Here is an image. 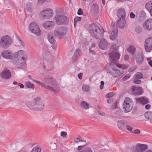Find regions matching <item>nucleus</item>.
Listing matches in <instances>:
<instances>
[{
    "label": "nucleus",
    "mask_w": 152,
    "mask_h": 152,
    "mask_svg": "<svg viewBox=\"0 0 152 152\" xmlns=\"http://www.w3.org/2000/svg\"><path fill=\"white\" fill-rule=\"evenodd\" d=\"M33 81L41 86L53 92L58 90L60 89L56 79L51 75H46L44 76V83L35 80H33Z\"/></svg>",
    "instance_id": "nucleus-1"
},
{
    "label": "nucleus",
    "mask_w": 152,
    "mask_h": 152,
    "mask_svg": "<svg viewBox=\"0 0 152 152\" xmlns=\"http://www.w3.org/2000/svg\"><path fill=\"white\" fill-rule=\"evenodd\" d=\"M28 58L27 53L23 50H19L16 52L13 60V63L18 68H22Z\"/></svg>",
    "instance_id": "nucleus-2"
},
{
    "label": "nucleus",
    "mask_w": 152,
    "mask_h": 152,
    "mask_svg": "<svg viewBox=\"0 0 152 152\" xmlns=\"http://www.w3.org/2000/svg\"><path fill=\"white\" fill-rule=\"evenodd\" d=\"M89 30L90 33L96 39H100L103 36L104 30L100 28L94 24L90 25Z\"/></svg>",
    "instance_id": "nucleus-3"
},
{
    "label": "nucleus",
    "mask_w": 152,
    "mask_h": 152,
    "mask_svg": "<svg viewBox=\"0 0 152 152\" xmlns=\"http://www.w3.org/2000/svg\"><path fill=\"white\" fill-rule=\"evenodd\" d=\"M12 42V40L9 36L5 35L0 39V46L3 48L7 49L11 45Z\"/></svg>",
    "instance_id": "nucleus-4"
},
{
    "label": "nucleus",
    "mask_w": 152,
    "mask_h": 152,
    "mask_svg": "<svg viewBox=\"0 0 152 152\" xmlns=\"http://www.w3.org/2000/svg\"><path fill=\"white\" fill-rule=\"evenodd\" d=\"M133 106V103L132 99L128 97L124 99L123 104V108L125 110V113H128L130 111Z\"/></svg>",
    "instance_id": "nucleus-5"
},
{
    "label": "nucleus",
    "mask_w": 152,
    "mask_h": 152,
    "mask_svg": "<svg viewBox=\"0 0 152 152\" xmlns=\"http://www.w3.org/2000/svg\"><path fill=\"white\" fill-rule=\"evenodd\" d=\"M29 30L31 32L37 36L41 35V31L39 26L35 22L31 23L29 25Z\"/></svg>",
    "instance_id": "nucleus-6"
},
{
    "label": "nucleus",
    "mask_w": 152,
    "mask_h": 152,
    "mask_svg": "<svg viewBox=\"0 0 152 152\" xmlns=\"http://www.w3.org/2000/svg\"><path fill=\"white\" fill-rule=\"evenodd\" d=\"M110 68L108 70L110 73H111L115 77H118L121 76L124 73L123 70H119L115 68L114 64H110Z\"/></svg>",
    "instance_id": "nucleus-7"
},
{
    "label": "nucleus",
    "mask_w": 152,
    "mask_h": 152,
    "mask_svg": "<svg viewBox=\"0 0 152 152\" xmlns=\"http://www.w3.org/2000/svg\"><path fill=\"white\" fill-rule=\"evenodd\" d=\"M109 55L111 62L110 64H115L119 59L120 56V54L119 53L115 51L110 52Z\"/></svg>",
    "instance_id": "nucleus-8"
},
{
    "label": "nucleus",
    "mask_w": 152,
    "mask_h": 152,
    "mask_svg": "<svg viewBox=\"0 0 152 152\" xmlns=\"http://www.w3.org/2000/svg\"><path fill=\"white\" fill-rule=\"evenodd\" d=\"M53 11L50 9H47L42 10L41 12V15L44 19L51 18L53 16Z\"/></svg>",
    "instance_id": "nucleus-9"
},
{
    "label": "nucleus",
    "mask_w": 152,
    "mask_h": 152,
    "mask_svg": "<svg viewBox=\"0 0 152 152\" xmlns=\"http://www.w3.org/2000/svg\"><path fill=\"white\" fill-rule=\"evenodd\" d=\"M67 31V28L66 27H61L56 30L54 31V34L56 36L61 38L66 34Z\"/></svg>",
    "instance_id": "nucleus-10"
},
{
    "label": "nucleus",
    "mask_w": 152,
    "mask_h": 152,
    "mask_svg": "<svg viewBox=\"0 0 152 152\" xmlns=\"http://www.w3.org/2000/svg\"><path fill=\"white\" fill-rule=\"evenodd\" d=\"M111 33L110 35V38L112 40H115L116 38L118 33V30L116 27L115 24L113 23L111 25Z\"/></svg>",
    "instance_id": "nucleus-11"
},
{
    "label": "nucleus",
    "mask_w": 152,
    "mask_h": 152,
    "mask_svg": "<svg viewBox=\"0 0 152 152\" xmlns=\"http://www.w3.org/2000/svg\"><path fill=\"white\" fill-rule=\"evenodd\" d=\"M56 23L58 24H64L68 21V18L63 15H57L55 16Z\"/></svg>",
    "instance_id": "nucleus-12"
},
{
    "label": "nucleus",
    "mask_w": 152,
    "mask_h": 152,
    "mask_svg": "<svg viewBox=\"0 0 152 152\" xmlns=\"http://www.w3.org/2000/svg\"><path fill=\"white\" fill-rule=\"evenodd\" d=\"M147 148V145L138 144L136 146L132 148L131 150L132 152H142Z\"/></svg>",
    "instance_id": "nucleus-13"
},
{
    "label": "nucleus",
    "mask_w": 152,
    "mask_h": 152,
    "mask_svg": "<svg viewBox=\"0 0 152 152\" xmlns=\"http://www.w3.org/2000/svg\"><path fill=\"white\" fill-rule=\"evenodd\" d=\"M144 46L145 51L147 52H150L152 49V37H150L146 39Z\"/></svg>",
    "instance_id": "nucleus-14"
},
{
    "label": "nucleus",
    "mask_w": 152,
    "mask_h": 152,
    "mask_svg": "<svg viewBox=\"0 0 152 152\" xmlns=\"http://www.w3.org/2000/svg\"><path fill=\"white\" fill-rule=\"evenodd\" d=\"M2 57L7 59H11L13 57L12 52L10 50H5L1 53Z\"/></svg>",
    "instance_id": "nucleus-15"
},
{
    "label": "nucleus",
    "mask_w": 152,
    "mask_h": 152,
    "mask_svg": "<svg viewBox=\"0 0 152 152\" xmlns=\"http://www.w3.org/2000/svg\"><path fill=\"white\" fill-rule=\"evenodd\" d=\"M11 73L10 71L7 69H4L2 72L1 76L2 78L5 80H8L11 77Z\"/></svg>",
    "instance_id": "nucleus-16"
},
{
    "label": "nucleus",
    "mask_w": 152,
    "mask_h": 152,
    "mask_svg": "<svg viewBox=\"0 0 152 152\" xmlns=\"http://www.w3.org/2000/svg\"><path fill=\"white\" fill-rule=\"evenodd\" d=\"M136 62L139 64H141L144 60V55L141 52H139L135 56Z\"/></svg>",
    "instance_id": "nucleus-17"
},
{
    "label": "nucleus",
    "mask_w": 152,
    "mask_h": 152,
    "mask_svg": "<svg viewBox=\"0 0 152 152\" xmlns=\"http://www.w3.org/2000/svg\"><path fill=\"white\" fill-rule=\"evenodd\" d=\"M117 15L119 18L125 19L126 13L125 9L122 7L119 8L117 11Z\"/></svg>",
    "instance_id": "nucleus-18"
},
{
    "label": "nucleus",
    "mask_w": 152,
    "mask_h": 152,
    "mask_svg": "<svg viewBox=\"0 0 152 152\" xmlns=\"http://www.w3.org/2000/svg\"><path fill=\"white\" fill-rule=\"evenodd\" d=\"M37 99V98H35L31 101L28 102L26 104V106L32 110H35Z\"/></svg>",
    "instance_id": "nucleus-19"
},
{
    "label": "nucleus",
    "mask_w": 152,
    "mask_h": 152,
    "mask_svg": "<svg viewBox=\"0 0 152 152\" xmlns=\"http://www.w3.org/2000/svg\"><path fill=\"white\" fill-rule=\"evenodd\" d=\"M131 89L135 95H141L143 92V90L141 88L137 87L134 86H132Z\"/></svg>",
    "instance_id": "nucleus-20"
},
{
    "label": "nucleus",
    "mask_w": 152,
    "mask_h": 152,
    "mask_svg": "<svg viewBox=\"0 0 152 152\" xmlns=\"http://www.w3.org/2000/svg\"><path fill=\"white\" fill-rule=\"evenodd\" d=\"M45 107L43 103L42 102L39 98H37V103L35 110H43Z\"/></svg>",
    "instance_id": "nucleus-21"
},
{
    "label": "nucleus",
    "mask_w": 152,
    "mask_h": 152,
    "mask_svg": "<svg viewBox=\"0 0 152 152\" xmlns=\"http://www.w3.org/2000/svg\"><path fill=\"white\" fill-rule=\"evenodd\" d=\"M108 43L105 39H101L99 42V48L103 50L107 49Z\"/></svg>",
    "instance_id": "nucleus-22"
},
{
    "label": "nucleus",
    "mask_w": 152,
    "mask_h": 152,
    "mask_svg": "<svg viewBox=\"0 0 152 152\" xmlns=\"http://www.w3.org/2000/svg\"><path fill=\"white\" fill-rule=\"evenodd\" d=\"M143 26L145 27L146 29L148 31L152 30V19H149L147 20Z\"/></svg>",
    "instance_id": "nucleus-23"
},
{
    "label": "nucleus",
    "mask_w": 152,
    "mask_h": 152,
    "mask_svg": "<svg viewBox=\"0 0 152 152\" xmlns=\"http://www.w3.org/2000/svg\"><path fill=\"white\" fill-rule=\"evenodd\" d=\"M125 19L119 18L117 20L118 26L121 28H124L125 26Z\"/></svg>",
    "instance_id": "nucleus-24"
},
{
    "label": "nucleus",
    "mask_w": 152,
    "mask_h": 152,
    "mask_svg": "<svg viewBox=\"0 0 152 152\" xmlns=\"http://www.w3.org/2000/svg\"><path fill=\"white\" fill-rule=\"evenodd\" d=\"M55 23L53 21H48L43 24V26L45 29H49L54 25Z\"/></svg>",
    "instance_id": "nucleus-25"
},
{
    "label": "nucleus",
    "mask_w": 152,
    "mask_h": 152,
    "mask_svg": "<svg viewBox=\"0 0 152 152\" xmlns=\"http://www.w3.org/2000/svg\"><path fill=\"white\" fill-rule=\"evenodd\" d=\"M136 100L137 103L143 104H145L148 102V99L143 98H137L136 99Z\"/></svg>",
    "instance_id": "nucleus-26"
},
{
    "label": "nucleus",
    "mask_w": 152,
    "mask_h": 152,
    "mask_svg": "<svg viewBox=\"0 0 152 152\" xmlns=\"http://www.w3.org/2000/svg\"><path fill=\"white\" fill-rule=\"evenodd\" d=\"M17 42L16 45L19 47H24L25 46V43L18 36H17Z\"/></svg>",
    "instance_id": "nucleus-27"
},
{
    "label": "nucleus",
    "mask_w": 152,
    "mask_h": 152,
    "mask_svg": "<svg viewBox=\"0 0 152 152\" xmlns=\"http://www.w3.org/2000/svg\"><path fill=\"white\" fill-rule=\"evenodd\" d=\"M145 7L152 16V2L149 1L145 4Z\"/></svg>",
    "instance_id": "nucleus-28"
},
{
    "label": "nucleus",
    "mask_w": 152,
    "mask_h": 152,
    "mask_svg": "<svg viewBox=\"0 0 152 152\" xmlns=\"http://www.w3.org/2000/svg\"><path fill=\"white\" fill-rule=\"evenodd\" d=\"M48 39L50 43H55L56 42V41L54 38L53 34L51 33H49L48 34Z\"/></svg>",
    "instance_id": "nucleus-29"
},
{
    "label": "nucleus",
    "mask_w": 152,
    "mask_h": 152,
    "mask_svg": "<svg viewBox=\"0 0 152 152\" xmlns=\"http://www.w3.org/2000/svg\"><path fill=\"white\" fill-rule=\"evenodd\" d=\"M127 50L129 53L132 55H133L135 52L136 48L134 46L131 45L128 48Z\"/></svg>",
    "instance_id": "nucleus-30"
},
{
    "label": "nucleus",
    "mask_w": 152,
    "mask_h": 152,
    "mask_svg": "<svg viewBox=\"0 0 152 152\" xmlns=\"http://www.w3.org/2000/svg\"><path fill=\"white\" fill-rule=\"evenodd\" d=\"M80 106L82 109H87L89 108V105L84 101H82L80 103Z\"/></svg>",
    "instance_id": "nucleus-31"
},
{
    "label": "nucleus",
    "mask_w": 152,
    "mask_h": 152,
    "mask_svg": "<svg viewBox=\"0 0 152 152\" xmlns=\"http://www.w3.org/2000/svg\"><path fill=\"white\" fill-rule=\"evenodd\" d=\"M92 10L94 13H97L98 12L99 9V6L96 3L93 4L92 7Z\"/></svg>",
    "instance_id": "nucleus-32"
},
{
    "label": "nucleus",
    "mask_w": 152,
    "mask_h": 152,
    "mask_svg": "<svg viewBox=\"0 0 152 152\" xmlns=\"http://www.w3.org/2000/svg\"><path fill=\"white\" fill-rule=\"evenodd\" d=\"M145 117L147 119H151L152 118V112L148 111L146 112L145 114Z\"/></svg>",
    "instance_id": "nucleus-33"
},
{
    "label": "nucleus",
    "mask_w": 152,
    "mask_h": 152,
    "mask_svg": "<svg viewBox=\"0 0 152 152\" xmlns=\"http://www.w3.org/2000/svg\"><path fill=\"white\" fill-rule=\"evenodd\" d=\"M143 75L140 72H137L135 75L134 77V79H140L142 78Z\"/></svg>",
    "instance_id": "nucleus-34"
},
{
    "label": "nucleus",
    "mask_w": 152,
    "mask_h": 152,
    "mask_svg": "<svg viewBox=\"0 0 152 152\" xmlns=\"http://www.w3.org/2000/svg\"><path fill=\"white\" fill-rule=\"evenodd\" d=\"M118 126L120 129H122L124 127V123L122 120L118 121L117 122Z\"/></svg>",
    "instance_id": "nucleus-35"
},
{
    "label": "nucleus",
    "mask_w": 152,
    "mask_h": 152,
    "mask_svg": "<svg viewBox=\"0 0 152 152\" xmlns=\"http://www.w3.org/2000/svg\"><path fill=\"white\" fill-rule=\"evenodd\" d=\"M115 65L118 67L121 68V70H123L122 69H126L128 68V66L125 65L117 63H116Z\"/></svg>",
    "instance_id": "nucleus-36"
},
{
    "label": "nucleus",
    "mask_w": 152,
    "mask_h": 152,
    "mask_svg": "<svg viewBox=\"0 0 152 152\" xmlns=\"http://www.w3.org/2000/svg\"><path fill=\"white\" fill-rule=\"evenodd\" d=\"M41 149L40 147L35 146L34 147L31 151V152H41Z\"/></svg>",
    "instance_id": "nucleus-37"
},
{
    "label": "nucleus",
    "mask_w": 152,
    "mask_h": 152,
    "mask_svg": "<svg viewBox=\"0 0 152 152\" xmlns=\"http://www.w3.org/2000/svg\"><path fill=\"white\" fill-rule=\"evenodd\" d=\"M26 86L28 88L34 89V85L29 82H27L25 83Z\"/></svg>",
    "instance_id": "nucleus-38"
},
{
    "label": "nucleus",
    "mask_w": 152,
    "mask_h": 152,
    "mask_svg": "<svg viewBox=\"0 0 152 152\" xmlns=\"http://www.w3.org/2000/svg\"><path fill=\"white\" fill-rule=\"evenodd\" d=\"M118 49V47L115 45H113L111 47L110 52H113L117 51Z\"/></svg>",
    "instance_id": "nucleus-39"
},
{
    "label": "nucleus",
    "mask_w": 152,
    "mask_h": 152,
    "mask_svg": "<svg viewBox=\"0 0 152 152\" xmlns=\"http://www.w3.org/2000/svg\"><path fill=\"white\" fill-rule=\"evenodd\" d=\"M140 18H144L146 16V13L143 10L140 11L138 14Z\"/></svg>",
    "instance_id": "nucleus-40"
},
{
    "label": "nucleus",
    "mask_w": 152,
    "mask_h": 152,
    "mask_svg": "<svg viewBox=\"0 0 152 152\" xmlns=\"http://www.w3.org/2000/svg\"><path fill=\"white\" fill-rule=\"evenodd\" d=\"M80 50L79 49H77L75 52L74 54V56L75 57H77L78 56H80Z\"/></svg>",
    "instance_id": "nucleus-41"
},
{
    "label": "nucleus",
    "mask_w": 152,
    "mask_h": 152,
    "mask_svg": "<svg viewBox=\"0 0 152 152\" xmlns=\"http://www.w3.org/2000/svg\"><path fill=\"white\" fill-rule=\"evenodd\" d=\"M135 30L136 32L138 34H140L142 31V28L139 26H137L136 27Z\"/></svg>",
    "instance_id": "nucleus-42"
},
{
    "label": "nucleus",
    "mask_w": 152,
    "mask_h": 152,
    "mask_svg": "<svg viewBox=\"0 0 152 152\" xmlns=\"http://www.w3.org/2000/svg\"><path fill=\"white\" fill-rule=\"evenodd\" d=\"M82 89L85 92H88L90 89V87L89 86L87 85H83L82 87Z\"/></svg>",
    "instance_id": "nucleus-43"
},
{
    "label": "nucleus",
    "mask_w": 152,
    "mask_h": 152,
    "mask_svg": "<svg viewBox=\"0 0 152 152\" xmlns=\"http://www.w3.org/2000/svg\"><path fill=\"white\" fill-rule=\"evenodd\" d=\"M81 152H93V151L90 148L86 147L81 151Z\"/></svg>",
    "instance_id": "nucleus-44"
},
{
    "label": "nucleus",
    "mask_w": 152,
    "mask_h": 152,
    "mask_svg": "<svg viewBox=\"0 0 152 152\" xmlns=\"http://www.w3.org/2000/svg\"><path fill=\"white\" fill-rule=\"evenodd\" d=\"M95 46V44L94 43H93L92 44V45L91 48H89V51L90 53H95L94 51L92 49L93 48H94Z\"/></svg>",
    "instance_id": "nucleus-45"
},
{
    "label": "nucleus",
    "mask_w": 152,
    "mask_h": 152,
    "mask_svg": "<svg viewBox=\"0 0 152 152\" xmlns=\"http://www.w3.org/2000/svg\"><path fill=\"white\" fill-rule=\"evenodd\" d=\"M74 141L76 143H78L79 142H86V141L85 140H80L79 138L76 137L74 139Z\"/></svg>",
    "instance_id": "nucleus-46"
},
{
    "label": "nucleus",
    "mask_w": 152,
    "mask_h": 152,
    "mask_svg": "<svg viewBox=\"0 0 152 152\" xmlns=\"http://www.w3.org/2000/svg\"><path fill=\"white\" fill-rule=\"evenodd\" d=\"M26 9L28 11L31 12L32 10L31 5L30 4H27Z\"/></svg>",
    "instance_id": "nucleus-47"
},
{
    "label": "nucleus",
    "mask_w": 152,
    "mask_h": 152,
    "mask_svg": "<svg viewBox=\"0 0 152 152\" xmlns=\"http://www.w3.org/2000/svg\"><path fill=\"white\" fill-rule=\"evenodd\" d=\"M81 18L80 17H76L74 18V26H75V23L76 22L79 21L81 20Z\"/></svg>",
    "instance_id": "nucleus-48"
},
{
    "label": "nucleus",
    "mask_w": 152,
    "mask_h": 152,
    "mask_svg": "<svg viewBox=\"0 0 152 152\" xmlns=\"http://www.w3.org/2000/svg\"><path fill=\"white\" fill-rule=\"evenodd\" d=\"M134 83L135 84H139L141 83V81L140 80H138V79H134L133 80Z\"/></svg>",
    "instance_id": "nucleus-49"
},
{
    "label": "nucleus",
    "mask_w": 152,
    "mask_h": 152,
    "mask_svg": "<svg viewBox=\"0 0 152 152\" xmlns=\"http://www.w3.org/2000/svg\"><path fill=\"white\" fill-rule=\"evenodd\" d=\"M113 92H110L107 94L106 95V97L107 98H109L110 97H112L113 96Z\"/></svg>",
    "instance_id": "nucleus-50"
},
{
    "label": "nucleus",
    "mask_w": 152,
    "mask_h": 152,
    "mask_svg": "<svg viewBox=\"0 0 152 152\" xmlns=\"http://www.w3.org/2000/svg\"><path fill=\"white\" fill-rule=\"evenodd\" d=\"M126 129L128 131H129L132 132V129L133 128L132 127L129 125H126Z\"/></svg>",
    "instance_id": "nucleus-51"
},
{
    "label": "nucleus",
    "mask_w": 152,
    "mask_h": 152,
    "mask_svg": "<svg viewBox=\"0 0 152 152\" xmlns=\"http://www.w3.org/2000/svg\"><path fill=\"white\" fill-rule=\"evenodd\" d=\"M45 61L47 63L50 62L51 61V59L49 57H47L45 58Z\"/></svg>",
    "instance_id": "nucleus-52"
},
{
    "label": "nucleus",
    "mask_w": 152,
    "mask_h": 152,
    "mask_svg": "<svg viewBox=\"0 0 152 152\" xmlns=\"http://www.w3.org/2000/svg\"><path fill=\"white\" fill-rule=\"evenodd\" d=\"M130 77V75L129 74H128L125 75L124 78H123V81H125L126 80L128 79Z\"/></svg>",
    "instance_id": "nucleus-53"
},
{
    "label": "nucleus",
    "mask_w": 152,
    "mask_h": 152,
    "mask_svg": "<svg viewBox=\"0 0 152 152\" xmlns=\"http://www.w3.org/2000/svg\"><path fill=\"white\" fill-rule=\"evenodd\" d=\"M61 135L63 137H66L67 135V133L64 132L62 131L61 133Z\"/></svg>",
    "instance_id": "nucleus-54"
},
{
    "label": "nucleus",
    "mask_w": 152,
    "mask_h": 152,
    "mask_svg": "<svg viewBox=\"0 0 152 152\" xmlns=\"http://www.w3.org/2000/svg\"><path fill=\"white\" fill-rule=\"evenodd\" d=\"M135 15L134 14L133 12H131L130 14V17L131 18H134L135 17Z\"/></svg>",
    "instance_id": "nucleus-55"
},
{
    "label": "nucleus",
    "mask_w": 152,
    "mask_h": 152,
    "mask_svg": "<svg viewBox=\"0 0 152 152\" xmlns=\"http://www.w3.org/2000/svg\"><path fill=\"white\" fill-rule=\"evenodd\" d=\"M132 133L135 134H139L140 133V131L139 129H136L132 131Z\"/></svg>",
    "instance_id": "nucleus-56"
},
{
    "label": "nucleus",
    "mask_w": 152,
    "mask_h": 152,
    "mask_svg": "<svg viewBox=\"0 0 152 152\" xmlns=\"http://www.w3.org/2000/svg\"><path fill=\"white\" fill-rule=\"evenodd\" d=\"M83 11L82 9H80L78 10V11L77 12V14L78 15H81L83 14Z\"/></svg>",
    "instance_id": "nucleus-57"
},
{
    "label": "nucleus",
    "mask_w": 152,
    "mask_h": 152,
    "mask_svg": "<svg viewBox=\"0 0 152 152\" xmlns=\"http://www.w3.org/2000/svg\"><path fill=\"white\" fill-rule=\"evenodd\" d=\"M104 84V82L103 81H101V85L100 86V88L102 90L103 88V86Z\"/></svg>",
    "instance_id": "nucleus-58"
},
{
    "label": "nucleus",
    "mask_w": 152,
    "mask_h": 152,
    "mask_svg": "<svg viewBox=\"0 0 152 152\" xmlns=\"http://www.w3.org/2000/svg\"><path fill=\"white\" fill-rule=\"evenodd\" d=\"M136 69V67H132L130 68V69L129 70V72H131L134 71Z\"/></svg>",
    "instance_id": "nucleus-59"
},
{
    "label": "nucleus",
    "mask_w": 152,
    "mask_h": 152,
    "mask_svg": "<svg viewBox=\"0 0 152 152\" xmlns=\"http://www.w3.org/2000/svg\"><path fill=\"white\" fill-rule=\"evenodd\" d=\"M52 45H51L52 48L54 50H56L57 48V45L56 44H55V43L54 44H52Z\"/></svg>",
    "instance_id": "nucleus-60"
},
{
    "label": "nucleus",
    "mask_w": 152,
    "mask_h": 152,
    "mask_svg": "<svg viewBox=\"0 0 152 152\" xmlns=\"http://www.w3.org/2000/svg\"><path fill=\"white\" fill-rule=\"evenodd\" d=\"M86 145H81L80 146H78L77 148V150L78 151H80L81 149L83 148H84Z\"/></svg>",
    "instance_id": "nucleus-61"
},
{
    "label": "nucleus",
    "mask_w": 152,
    "mask_h": 152,
    "mask_svg": "<svg viewBox=\"0 0 152 152\" xmlns=\"http://www.w3.org/2000/svg\"><path fill=\"white\" fill-rule=\"evenodd\" d=\"M83 75V74L82 73H80L78 75V77L80 79H82V76Z\"/></svg>",
    "instance_id": "nucleus-62"
},
{
    "label": "nucleus",
    "mask_w": 152,
    "mask_h": 152,
    "mask_svg": "<svg viewBox=\"0 0 152 152\" xmlns=\"http://www.w3.org/2000/svg\"><path fill=\"white\" fill-rule=\"evenodd\" d=\"M124 59L126 61H128L129 59V56L127 55H125L124 56Z\"/></svg>",
    "instance_id": "nucleus-63"
},
{
    "label": "nucleus",
    "mask_w": 152,
    "mask_h": 152,
    "mask_svg": "<svg viewBox=\"0 0 152 152\" xmlns=\"http://www.w3.org/2000/svg\"><path fill=\"white\" fill-rule=\"evenodd\" d=\"M113 101V100L111 98L108 99L107 101V102L109 104L111 103Z\"/></svg>",
    "instance_id": "nucleus-64"
}]
</instances>
